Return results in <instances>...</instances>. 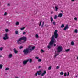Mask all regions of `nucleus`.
Listing matches in <instances>:
<instances>
[{"instance_id":"obj_1","label":"nucleus","mask_w":78,"mask_h":78,"mask_svg":"<svg viewBox=\"0 0 78 78\" xmlns=\"http://www.w3.org/2000/svg\"><path fill=\"white\" fill-rule=\"evenodd\" d=\"M57 33H58V30H56L54 32V35L52 36V38L49 43V45L47 47L48 48H51V46H53V43H54V42L55 43L56 42V40L55 39V37L56 39L58 38V34Z\"/></svg>"},{"instance_id":"obj_2","label":"nucleus","mask_w":78,"mask_h":78,"mask_svg":"<svg viewBox=\"0 0 78 78\" xmlns=\"http://www.w3.org/2000/svg\"><path fill=\"white\" fill-rule=\"evenodd\" d=\"M35 46L32 47L31 45H29L28 47V48L24 49L23 52L24 55H27L28 53H30L32 51V50L35 49Z\"/></svg>"},{"instance_id":"obj_3","label":"nucleus","mask_w":78,"mask_h":78,"mask_svg":"<svg viewBox=\"0 0 78 78\" xmlns=\"http://www.w3.org/2000/svg\"><path fill=\"white\" fill-rule=\"evenodd\" d=\"M56 50L57 51H55L54 54V58H56L58 55H59V53L62 51V47L61 46H58L57 47Z\"/></svg>"},{"instance_id":"obj_4","label":"nucleus","mask_w":78,"mask_h":78,"mask_svg":"<svg viewBox=\"0 0 78 78\" xmlns=\"http://www.w3.org/2000/svg\"><path fill=\"white\" fill-rule=\"evenodd\" d=\"M26 39L27 38L25 37H22L17 41V44H21L22 43H24V42L26 41Z\"/></svg>"},{"instance_id":"obj_5","label":"nucleus","mask_w":78,"mask_h":78,"mask_svg":"<svg viewBox=\"0 0 78 78\" xmlns=\"http://www.w3.org/2000/svg\"><path fill=\"white\" fill-rule=\"evenodd\" d=\"M9 39V37H8V34L6 33L4 34V37H3V39L5 40H7V39Z\"/></svg>"},{"instance_id":"obj_6","label":"nucleus","mask_w":78,"mask_h":78,"mask_svg":"<svg viewBox=\"0 0 78 78\" xmlns=\"http://www.w3.org/2000/svg\"><path fill=\"white\" fill-rule=\"evenodd\" d=\"M41 72H42V71L41 70L37 71L35 73V76H37V74L38 75H40L41 74Z\"/></svg>"},{"instance_id":"obj_7","label":"nucleus","mask_w":78,"mask_h":78,"mask_svg":"<svg viewBox=\"0 0 78 78\" xmlns=\"http://www.w3.org/2000/svg\"><path fill=\"white\" fill-rule=\"evenodd\" d=\"M46 73H47V72L46 70L44 71L41 74V76H44L45 74H46Z\"/></svg>"},{"instance_id":"obj_8","label":"nucleus","mask_w":78,"mask_h":78,"mask_svg":"<svg viewBox=\"0 0 78 78\" xmlns=\"http://www.w3.org/2000/svg\"><path fill=\"white\" fill-rule=\"evenodd\" d=\"M68 28H69V27L68 26V25H66V26L63 29V30H64V31H66V30L67 29H68Z\"/></svg>"},{"instance_id":"obj_9","label":"nucleus","mask_w":78,"mask_h":78,"mask_svg":"<svg viewBox=\"0 0 78 78\" xmlns=\"http://www.w3.org/2000/svg\"><path fill=\"white\" fill-rule=\"evenodd\" d=\"M29 61V60H28L24 61L23 62V64H24V65H25V64H27V62H28Z\"/></svg>"},{"instance_id":"obj_10","label":"nucleus","mask_w":78,"mask_h":78,"mask_svg":"<svg viewBox=\"0 0 78 78\" xmlns=\"http://www.w3.org/2000/svg\"><path fill=\"white\" fill-rule=\"evenodd\" d=\"M13 51H14V53H15V54H17V53H18V51L17 50H16V48H14Z\"/></svg>"},{"instance_id":"obj_11","label":"nucleus","mask_w":78,"mask_h":78,"mask_svg":"<svg viewBox=\"0 0 78 78\" xmlns=\"http://www.w3.org/2000/svg\"><path fill=\"white\" fill-rule=\"evenodd\" d=\"M12 54H9L8 55V57L9 58H12Z\"/></svg>"},{"instance_id":"obj_12","label":"nucleus","mask_w":78,"mask_h":78,"mask_svg":"<svg viewBox=\"0 0 78 78\" xmlns=\"http://www.w3.org/2000/svg\"><path fill=\"white\" fill-rule=\"evenodd\" d=\"M63 16V14L62 13H59L58 14V17H62Z\"/></svg>"},{"instance_id":"obj_13","label":"nucleus","mask_w":78,"mask_h":78,"mask_svg":"<svg viewBox=\"0 0 78 78\" xmlns=\"http://www.w3.org/2000/svg\"><path fill=\"white\" fill-rule=\"evenodd\" d=\"M70 51V49L65 50V51L66 52H69V51Z\"/></svg>"},{"instance_id":"obj_14","label":"nucleus","mask_w":78,"mask_h":78,"mask_svg":"<svg viewBox=\"0 0 78 78\" xmlns=\"http://www.w3.org/2000/svg\"><path fill=\"white\" fill-rule=\"evenodd\" d=\"M71 45L73 46V45H75V43H74V42L73 41L71 42Z\"/></svg>"},{"instance_id":"obj_15","label":"nucleus","mask_w":78,"mask_h":78,"mask_svg":"<svg viewBox=\"0 0 78 78\" xmlns=\"http://www.w3.org/2000/svg\"><path fill=\"white\" fill-rule=\"evenodd\" d=\"M55 8L56 9L55 11H57L58 10V6H55Z\"/></svg>"},{"instance_id":"obj_16","label":"nucleus","mask_w":78,"mask_h":78,"mask_svg":"<svg viewBox=\"0 0 78 78\" xmlns=\"http://www.w3.org/2000/svg\"><path fill=\"white\" fill-rule=\"evenodd\" d=\"M35 37H36V39H37V38H39V35H38V34H36L35 36Z\"/></svg>"},{"instance_id":"obj_17","label":"nucleus","mask_w":78,"mask_h":78,"mask_svg":"<svg viewBox=\"0 0 78 78\" xmlns=\"http://www.w3.org/2000/svg\"><path fill=\"white\" fill-rule=\"evenodd\" d=\"M27 60L29 61V62H30V63H31V62H32V59L31 58H29Z\"/></svg>"},{"instance_id":"obj_18","label":"nucleus","mask_w":78,"mask_h":78,"mask_svg":"<svg viewBox=\"0 0 78 78\" xmlns=\"http://www.w3.org/2000/svg\"><path fill=\"white\" fill-rule=\"evenodd\" d=\"M15 24L16 25H19V22H16L15 23Z\"/></svg>"},{"instance_id":"obj_19","label":"nucleus","mask_w":78,"mask_h":78,"mask_svg":"<svg viewBox=\"0 0 78 78\" xmlns=\"http://www.w3.org/2000/svg\"><path fill=\"white\" fill-rule=\"evenodd\" d=\"M15 34H18L19 33V32L18 31L16 30L15 31Z\"/></svg>"},{"instance_id":"obj_20","label":"nucleus","mask_w":78,"mask_h":78,"mask_svg":"<svg viewBox=\"0 0 78 78\" xmlns=\"http://www.w3.org/2000/svg\"><path fill=\"white\" fill-rule=\"evenodd\" d=\"M3 67V65L2 64H0V69H2Z\"/></svg>"},{"instance_id":"obj_21","label":"nucleus","mask_w":78,"mask_h":78,"mask_svg":"<svg viewBox=\"0 0 78 78\" xmlns=\"http://www.w3.org/2000/svg\"><path fill=\"white\" fill-rule=\"evenodd\" d=\"M57 17H58V16H57V15H55V16L54 17V19H55V20L56 19Z\"/></svg>"},{"instance_id":"obj_22","label":"nucleus","mask_w":78,"mask_h":78,"mask_svg":"<svg viewBox=\"0 0 78 78\" xmlns=\"http://www.w3.org/2000/svg\"><path fill=\"white\" fill-rule=\"evenodd\" d=\"M41 53H45V51L43 50L42 49L41 50Z\"/></svg>"},{"instance_id":"obj_23","label":"nucleus","mask_w":78,"mask_h":78,"mask_svg":"<svg viewBox=\"0 0 78 78\" xmlns=\"http://www.w3.org/2000/svg\"><path fill=\"white\" fill-rule=\"evenodd\" d=\"M44 22H43L42 23V24L41 25V27H44Z\"/></svg>"},{"instance_id":"obj_24","label":"nucleus","mask_w":78,"mask_h":78,"mask_svg":"<svg viewBox=\"0 0 78 78\" xmlns=\"http://www.w3.org/2000/svg\"><path fill=\"white\" fill-rule=\"evenodd\" d=\"M25 27H23V28H21L20 30H22V31H23V30H24V29H25Z\"/></svg>"},{"instance_id":"obj_25","label":"nucleus","mask_w":78,"mask_h":78,"mask_svg":"<svg viewBox=\"0 0 78 78\" xmlns=\"http://www.w3.org/2000/svg\"><path fill=\"white\" fill-rule=\"evenodd\" d=\"M74 32L76 33H78V30L75 29L74 30Z\"/></svg>"},{"instance_id":"obj_26","label":"nucleus","mask_w":78,"mask_h":78,"mask_svg":"<svg viewBox=\"0 0 78 78\" xmlns=\"http://www.w3.org/2000/svg\"><path fill=\"white\" fill-rule=\"evenodd\" d=\"M60 74L61 75H64V72H62L60 73Z\"/></svg>"},{"instance_id":"obj_27","label":"nucleus","mask_w":78,"mask_h":78,"mask_svg":"<svg viewBox=\"0 0 78 78\" xmlns=\"http://www.w3.org/2000/svg\"><path fill=\"white\" fill-rule=\"evenodd\" d=\"M9 31V30H8V29H6L5 30V32H8Z\"/></svg>"},{"instance_id":"obj_28","label":"nucleus","mask_w":78,"mask_h":78,"mask_svg":"<svg viewBox=\"0 0 78 78\" xmlns=\"http://www.w3.org/2000/svg\"><path fill=\"white\" fill-rule=\"evenodd\" d=\"M51 69V66H50L48 68V70H50Z\"/></svg>"},{"instance_id":"obj_29","label":"nucleus","mask_w":78,"mask_h":78,"mask_svg":"<svg viewBox=\"0 0 78 78\" xmlns=\"http://www.w3.org/2000/svg\"><path fill=\"white\" fill-rule=\"evenodd\" d=\"M61 27V28H64V24H62Z\"/></svg>"},{"instance_id":"obj_30","label":"nucleus","mask_w":78,"mask_h":78,"mask_svg":"<svg viewBox=\"0 0 78 78\" xmlns=\"http://www.w3.org/2000/svg\"><path fill=\"white\" fill-rule=\"evenodd\" d=\"M64 76H67V73H64Z\"/></svg>"},{"instance_id":"obj_31","label":"nucleus","mask_w":78,"mask_h":78,"mask_svg":"<svg viewBox=\"0 0 78 78\" xmlns=\"http://www.w3.org/2000/svg\"><path fill=\"white\" fill-rule=\"evenodd\" d=\"M51 22H53V18H52V17H51Z\"/></svg>"},{"instance_id":"obj_32","label":"nucleus","mask_w":78,"mask_h":78,"mask_svg":"<svg viewBox=\"0 0 78 78\" xmlns=\"http://www.w3.org/2000/svg\"><path fill=\"white\" fill-rule=\"evenodd\" d=\"M41 61H42V59H38V62H41Z\"/></svg>"},{"instance_id":"obj_33","label":"nucleus","mask_w":78,"mask_h":78,"mask_svg":"<svg viewBox=\"0 0 78 78\" xmlns=\"http://www.w3.org/2000/svg\"><path fill=\"white\" fill-rule=\"evenodd\" d=\"M53 24L54 25H56V22H53Z\"/></svg>"},{"instance_id":"obj_34","label":"nucleus","mask_w":78,"mask_h":78,"mask_svg":"<svg viewBox=\"0 0 78 78\" xmlns=\"http://www.w3.org/2000/svg\"><path fill=\"white\" fill-rule=\"evenodd\" d=\"M59 66H57L56 67V69H59Z\"/></svg>"},{"instance_id":"obj_35","label":"nucleus","mask_w":78,"mask_h":78,"mask_svg":"<svg viewBox=\"0 0 78 78\" xmlns=\"http://www.w3.org/2000/svg\"><path fill=\"white\" fill-rule=\"evenodd\" d=\"M42 23V21H41L40 22V23H39V26H41V24Z\"/></svg>"},{"instance_id":"obj_36","label":"nucleus","mask_w":78,"mask_h":78,"mask_svg":"<svg viewBox=\"0 0 78 78\" xmlns=\"http://www.w3.org/2000/svg\"><path fill=\"white\" fill-rule=\"evenodd\" d=\"M20 49H22V48H23V46H21L19 47Z\"/></svg>"},{"instance_id":"obj_37","label":"nucleus","mask_w":78,"mask_h":78,"mask_svg":"<svg viewBox=\"0 0 78 78\" xmlns=\"http://www.w3.org/2000/svg\"><path fill=\"white\" fill-rule=\"evenodd\" d=\"M7 14H8V13H7V12H5L4 14V16H6V15H7Z\"/></svg>"},{"instance_id":"obj_38","label":"nucleus","mask_w":78,"mask_h":78,"mask_svg":"<svg viewBox=\"0 0 78 78\" xmlns=\"http://www.w3.org/2000/svg\"><path fill=\"white\" fill-rule=\"evenodd\" d=\"M2 50H3V48L0 47V50H1V51H2Z\"/></svg>"},{"instance_id":"obj_39","label":"nucleus","mask_w":78,"mask_h":78,"mask_svg":"<svg viewBox=\"0 0 78 78\" xmlns=\"http://www.w3.org/2000/svg\"><path fill=\"white\" fill-rule=\"evenodd\" d=\"M35 58L36 59H38L39 58V57H36Z\"/></svg>"},{"instance_id":"obj_40","label":"nucleus","mask_w":78,"mask_h":78,"mask_svg":"<svg viewBox=\"0 0 78 78\" xmlns=\"http://www.w3.org/2000/svg\"><path fill=\"white\" fill-rule=\"evenodd\" d=\"M9 70V68H6L5 69V70L7 71V70Z\"/></svg>"},{"instance_id":"obj_41","label":"nucleus","mask_w":78,"mask_h":78,"mask_svg":"<svg viewBox=\"0 0 78 78\" xmlns=\"http://www.w3.org/2000/svg\"><path fill=\"white\" fill-rule=\"evenodd\" d=\"M74 20H77V18L75 17L74 18Z\"/></svg>"},{"instance_id":"obj_42","label":"nucleus","mask_w":78,"mask_h":78,"mask_svg":"<svg viewBox=\"0 0 78 78\" xmlns=\"http://www.w3.org/2000/svg\"><path fill=\"white\" fill-rule=\"evenodd\" d=\"M23 35H24L25 34H26V32H23Z\"/></svg>"},{"instance_id":"obj_43","label":"nucleus","mask_w":78,"mask_h":78,"mask_svg":"<svg viewBox=\"0 0 78 78\" xmlns=\"http://www.w3.org/2000/svg\"><path fill=\"white\" fill-rule=\"evenodd\" d=\"M7 6H10V4L9 3L7 4Z\"/></svg>"},{"instance_id":"obj_44","label":"nucleus","mask_w":78,"mask_h":78,"mask_svg":"<svg viewBox=\"0 0 78 78\" xmlns=\"http://www.w3.org/2000/svg\"><path fill=\"white\" fill-rule=\"evenodd\" d=\"M69 74H70V73H69V72H68L67 74L68 76H69Z\"/></svg>"},{"instance_id":"obj_45","label":"nucleus","mask_w":78,"mask_h":78,"mask_svg":"<svg viewBox=\"0 0 78 78\" xmlns=\"http://www.w3.org/2000/svg\"><path fill=\"white\" fill-rule=\"evenodd\" d=\"M56 44H55L54 45V47H55V46H56Z\"/></svg>"},{"instance_id":"obj_46","label":"nucleus","mask_w":78,"mask_h":78,"mask_svg":"<svg viewBox=\"0 0 78 78\" xmlns=\"http://www.w3.org/2000/svg\"><path fill=\"white\" fill-rule=\"evenodd\" d=\"M76 78H78V76H75Z\"/></svg>"},{"instance_id":"obj_47","label":"nucleus","mask_w":78,"mask_h":78,"mask_svg":"<svg viewBox=\"0 0 78 78\" xmlns=\"http://www.w3.org/2000/svg\"><path fill=\"white\" fill-rule=\"evenodd\" d=\"M53 12H51V14H53Z\"/></svg>"},{"instance_id":"obj_48","label":"nucleus","mask_w":78,"mask_h":78,"mask_svg":"<svg viewBox=\"0 0 78 78\" xmlns=\"http://www.w3.org/2000/svg\"><path fill=\"white\" fill-rule=\"evenodd\" d=\"M72 2H74L75 0H71Z\"/></svg>"},{"instance_id":"obj_49","label":"nucleus","mask_w":78,"mask_h":78,"mask_svg":"<svg viewBox=\"0 0 78 78\" xmlns=\"http://www.w3.org/2000/svg\"><path fill=\"white\" fill-rule=\"evenodd\" d=\"M61 12H62V13H63V11H62V10H61Z\"/></svg>"},{"instance_id":"obj_50","label":"nucleus","mask_w":78,"mask_h":78,"mask_svg":"<svg viewBox=\"0 0 78 78\" xmlns=\"http://www.w3.org/2000/svg\"><path fill=\"white\" fill-rule=\"evenodd\" d=\"M34 12L35 13V14H36L37 12H36V11H35Z\"/></svg>"},{"instance_id":"obj_51","label":"nucleus","mask_w":78,"mask_h":78,"mask_svg":"<svg viewBox=\"0 0 78 78\" xmlns=\"http://www.w3.org/2000/svg\"><path fill=\"white\" fill-rule=\"evenodd\" d=\"M38 68H41V66H39Z\"/></svg>"},{"instance_id":"obj_52","label":"nucleus","mask_w":78,"mask_h":78,"mask_svg":"<svg viewBox=\"0 0 78 78\" xmlns=\"http://www.w3.org/2000/svg\"><path fill=\"white\" fill-rule=\"evenodd\" d=\"M0 58H1L2 57V55H0Z\"/></svg>"},{"instance_id":"obj_53","label":"nucleus","mask_w":78,"mask_h":78,"mask_svg":"<svg viewBox=\"0 0 78 78\" xmlns=\"http://www.w3.org/2000/svg\"><path fill=\"white\" fill-rule=\"evenodd\" d=\"M16 78H19V77H16Z\"/></svg>"}]
</instances>
